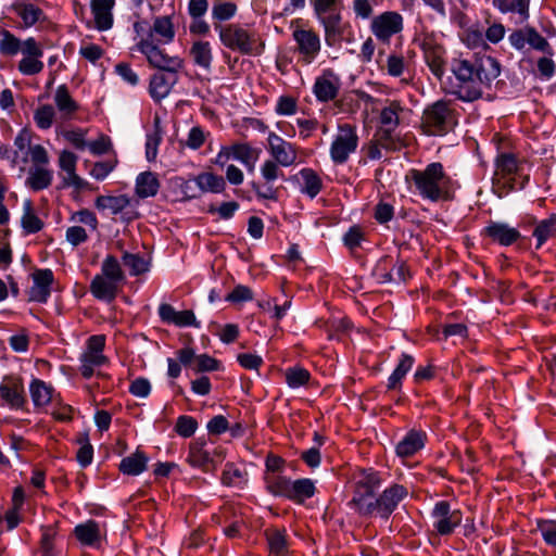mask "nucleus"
<instances>
[{
	"label": "nucleus",
	"mask_w": 556,
	"mask_h": 556,
	"mask_svg": "<svg viewBox=\"0 0 556 556\" xmlns=\"http://www.w3.org/2000/svg\"><path fill=\"white\" fill-rule=\"evenodd\" d=\"M452 72L460 81L455 94L462 101L471 102L482 96L481 86H490L500 75L501 70L500 63L494 58L475 54L470 59L454 60Z\"/></svg>",
	"instance_id": "f257e3e1"
},
{
	"label": "nucleus",
	"mask_w": 556,
	"mask_h": 556,
	"mask_svg": "<svg viewBox=\"0 0 556 556\" xmlns=\"http://www.w3.org/2000/svg\"><path fill=\"white\" fill-rule=\"evenodd\" d=\"M141 53L146 55L151 66L160 70L151 76L149 93L155 102H161L178 83V71L182 68V60L178 56H169L164 50H156L149 43H143Z\"/></svg>",
	"instance_id": "f03ea898"
},
{
	"label": "nucleus",
	"mask_w": 556,
	"mask_h": 556,
	"mask_svg": "<svg viewBox=\"0 0 556 556\" xmlns=\"http://www.w3.org/2000/svg\"><path fill=\"white\" fill-rule=\"evenodd\" d=\"M410 177L421 198L432 202L451 199L453 180L441 163H430L424 170L412 169Z\"/></svg>",
	"instance_id": "7ed1b4c3"
},
{
	"label": "nucleus",
	"mask_w": 556,
	"mask_h": 556,
	"mask_svg": "<svg viewBox=\"0 0 556 556\" xmlns=\"http://www.w3.org/2000/svg\"><path fill=\"white\" fill-rule=\"evenodd\" d=\"M125 279L118 260L114 255H108L102 262L101 274L96 275L91 280L90 292L98 300L112 302Z\"/></svg>",
	"instance_id": "20e7f679"
},
{
	"label": "nucleus",
	"mask_w": 556,
	"mask_h": 556,
	"mask_svg": "<svg viewBox=\"0 0 556 556\" xmlns=\"http://www.w3.org/2000/svg\"><path fill=\"white\" fill-rule=\"evenodd\" d=\"M381 485V477L372 468L362 469L355 477L353 497L349 505L363 517H370L375 493Z\"/></svg>",
	"instance_id": "39448f33"
},
{
	"label": "nucleus",
	"mask_w": 556,
	"mask_h": 556,
	"mask_svg": "<svg viewBox=\"0 0 556 556\" xmlns=\"http://www.w3.org/2000/svg\"><path fill=\"white\" fill-rule=\"evenodd\" d=\"M213 25L222 45L231 51H237L243 55L261 53V49L256 46L257 40L255 35L248 31L239 24L224 25L214 23Z\"/></svg>",
	"instance_id": "423d86ee"
},
{
	"label": "nucleus",
	"mask_w": 556,
	"mask_h": 556,
	"mask_svg": "<svg viewBox=\"0 0 556 556\" xmlns=\"http://www.w3.org/2000/svg\"><path fill=\"white\" fill-rule=\"evenodd\" d=\"M454 124V113L443 100L432 103L424 111L421 125L427 135H444Z\"/></svg>",
	"instance_id": "0eeeda50"
},
{
	"label": "nucleus",
	"mask_w": 556,
	"mask_h": 556,
	"mask_svg": "<svg viewBox=\"0 0 556 556\" xmlns=\"http://www.w3.org/2000/svg\"><path fill=\"white\" fill-rule=\"evenodd\" d=\"M225 458L223 448H208L204 440L198 439L189 446L187 462L202 469L204 472H213Z\"/></svg>",
	"instance_id": "6e6552de"
},
{
	"label": "nucleus",
	"mask_w": 556,
	"mask_h": 556,
	"mask_svg": "<svg viewBox=\"0 0 556 556\" xmlns=\"http://www.w3.org/2000/svg\"><path fill=\"white\" fill-rule=\"evenodd\" d=\"M358 146L356 127L351 124H340L338 134L330 146V157L334 164H344Z\"/></svg>",
	"instance_id": "1a4fd4ad"
},
{
	"label": "nucleus",
	"mask_w": 556,
	"mask_h": 556,
	"mask_svg": "<svg viewBox=\"0 0 556 556\" xmlns=\"http://www.w3.org/2000/svg\"><path fill=\"white\" fill-rule=\"evenodd\" d=\"M408 495L406 486L393 483L387 488L378 497L372 502L370 516L377 515L380 518L388 520L393 511L397 508L399 504Z\"/></svg>",
	"instance_id": "9d476101"
},
{
	"label": "nucleus",
	"mask_w": 556,
	"mask_h": 556,
	"mask_svg": "<svg viewBox=\"0 0 556 556\" xmlns=\"http://www.w3.org/2000/svg\"><path fill=\"white\" fill-rule=\"evenodd\" d=\"M292 38L296 43L295 51L303 64H311L321 50L319 35L311 28L295 27Z\"/></svg>",
	"instance_id": "9b49d317"
},
{
	"label": "nucleus",
	"mask_w": 556,
	"mask_h": 556,
	"mask_svg": "<svg viewBox=\"0 0 556 556\" xmlns=\"http://www.w3.org/2000/svg\"><path fill=\"white\" fill-rule=\"evenodd\" d=\"M314 12L318 22L324 27L326 43L329 47L336 46L341 40L344 33V23L342 21L341 11L336 4Z\"/></svg>",
	"instance_id": "f8f14e48"
},
{
	"label": "nucleus",
	"mask_w": 556,
	"mask_h": 556,
	"mask_svg": "<svg viewBox=\"0 0 556 556\" xmlns=\"http://www.w3.org/2000/svg\"><path fill=\"white\" fill-rule=\"evenodd\" d=\"M175 38V29L169 16H157L154 18L153 26L147 31V37L140 39L137 45L141 52L143 43H149L156 50H162L160 43H169Z\"/></svg>",
	"instance_id": "ddd939ff"
},
{
	"label": "nucleus",
	"mask_w": 556,
	"mask_h": 556,
	"mask_svg": "<svg viewBox=\"0 0 556 556\" xmlns=\"http://www.w3.org/2000/svg\"><path fill=\"white\" fill-rule=\"evenodd\" d=\"M432 517L433 527L441 535L451 534L462 522V513L458 509L451 510V505L446 501H440L434 505Z\"/></svg>",
	"instance_id": "4468645a"
},
{
	"label": "nucleus",
	"mask_w": 556,
	"mask_h": 556,
	"mask_svg": "<svg viewBox=\"0 0 556 556\" xmlns=\"http://www.w3.org/2000/svg\"><path fill=\"white\" fill-rule=\"evenodd\" d=\"M403 29V17L394 11L384 12L371 21V31L380 40L387 41Z\"/></svg>",
	"instance_id": "2eb2a0df"
},
{
	"label": "nucleus",
	"mask_w": 556,
	"mask_h": 556,
	"mask_svg": "<svg viewBox=\"0 0 556 556\" xmlns=\"http://www.w3.org/2000/svg\"><path fill=\"white\" fill-rule=\"evenodd\" d=\"M341 88V79L331 68L323 71L315 79L313 92L319 102H329L337 98Z\"/></svg>",
	"instance_id": "dca6fc26"
},
{
	"label": "nucleus",
	"mask_w": 556,
	"mask_h": 556,
	"mask_svg": "<svg viewBox=\"0 0 556 556\" xmlns=\"http://www.w3.org/2000/svg\"><path fill=\"white\" fill-rule=\"evenodd\" d=\"M267 141L268 152L273 161L277 162L282 167H289L295 163L296 151L292 143L286 141L275 132H269Z\"/></svg>",
	"instance_id": "f3484780"
},
{
	"label": "nucleus",
	"mask_w": 556,
	"mask_h": 556,
	"mask_svg": "<svg viewBox=\"0 0 556 556\" xmlns=\"http://www.w3.org/2000/svg\"><path fill=\"white\" fill-rule=\"evenodd\" d=\"M0 399L3 405L12 409H21L26 403L24 386L21 380L12 377H4L0 383Z\"/></svg>",
	"instance_id": "a211bd4d"
},
{
	"label": "nucleus",
	"mask_w": 556,
	"mask_h": 556,
	"mask_svg": "<svg viewBox=\"0 0 556 556\" xmlns=\"http://www.w3.org/2000/svg\"><path fill=\"white\" fill-rule=\"evenodd\" d=\"M33 286L29 289V301L46 303L51 294L54 277L51 269H36L33 273Z\"/></svg>",
	"instance_id": "6ab92c4d"
},
{
	"label": "nucleus",
	"mask_w": 556,
	"mask_h": 556,
	"mask_svg": "<svg viewBox=\"0 0 556 556\" xmlns=\"http://www.w3.org/2000/svg\"><path fill=\"white\" fill-rule=\"evenodd\" d=\"M427 433L410 429L396 444L395 453L401 458L412 457L425 447Z\"/></svg>",
	"instance_id": "aec40b11"
},
{
	"label": "nucleus",
	"mask_w": 556,
	"mask_h": 556,
	"mask_svg": "<svg viewBox=\"0 0 556 556\" xmlns=\"http://www.w3.org/2000/svg\"><path fill=\"white\" fill-rule=\"evenodd\" d=\"M483 233L492 241L504 247L511 245L521 237L518 229L501 222H490L483 229Z\"/></svg>",
	"instance_id": "412c9836"
},
{
	"label": "nucleus",
	"mask_w": 556,
	"mask_h": 556,
	"mask_svg": "<svg viewBox=\"0 0 556 556\" xmlns=\"http://www.w3.org/2000/svg\"><path fill=\"white\" fill-rule=\"evenodd\" d=\"M115 0H91L90 8L94 17L96 28L100 31L108 30L113 26L112 10Z\"/></svg>",
	"instance_id": "4be33fe9"
},
{
	"label": "nucleus",
	"mask_w": 556,
	"mask_h": 556,
	"mask_svg": "<svg viewBox=\"0 0 556 556\" xmlns=\"http://www.w3.org/2000/svg\"><path fill=\"white\" fill-rule=\"evenodd\" d=\"M316 491L313 480L308 478L298 479L290 482L289 491L287 494L288 500L302 504L306 500L314 496Z\"/></svg>",
	"instance_id": "5701e85b"
},
{
	"label": "nucleus",
	"mask_w": 556,
	"mask_h": 556,
	"mask_svg": "<svg viewBox=\"0 0 556 556\" xmlns=\"http://www.w3.org/2000/svg\"><path fill=\"white\" fill-rule=\"evenodd\" d=\"M53 172L42 166H31L28 170L25 185L33 191H41L51 186Z\"/></svg>",
	"instance_id": "b1692460"
},
{
	"label": "nucleus",
	"mask_w": 556,
	"mask_h": 556,
	"mask_svg": "<svg viewBox=\"0 0 556 556\" xmlns=\"http://www.w3.org/2000/svg\"><path fill=\"white\" fill-rule=\"evenodd\" d=\"M74 533L76 539L87 546H96L101 540L100 526L94 520H88L75 527Z\"/></svg>",
	"instance_id": "393cba45"
},
{
	"label": "nucleus",
	"mask_w": 556,
	"mask_h": 556,
	"mask_svg": "<svg viewBox=\"0 0 556 556\" xmlns=\"http://www.w3.org/2000/svg\"><path fill=\"white\" fill-rule=\"evenodd\" d=\"M492 4L501 13H514L519 16L520 22L528 21L530 0H492Z\"/></svg>",
	"instance_id": "a878e982"
},
{
	"label": "nucleus",
	"mask_w": 556,
	"mask_h": 556,
	"mask_svg": "<svg viewBox=\"0 0 556 556\" xmlns=\"http://www.w3.org/2000/svg\"><path fill=\"white\" fill-rule=\"evenodd\" d=\"M190 56L192 58L193 63L204 68L205 71H210L213 61V52L212 47L208 41L198 40L194 41L190 48Z\"/></svg>",
	"instance_id": "bb28decb"
},
{
	"label": "nucleus",
	"mask_w": 556,
	"mask_h": 556,
	"mask_svg": "<svg viewBox=\"0 0 556 556\" xmlns=\"http://www.w3.org/2000/svg\"><path fill=\"white\" fill-rule=\"evenodd\" d=\"M162 139L163 129L161 125V117L159 115H154L153 130L148 132L146 136V157L149 162L155 161Z\"/></svg>",
	"instance_id": "cd10ccee"
},
{
	"label": "nucleus",
	"mask_w": 556,
	"mask_h": 556,
	"mask_svg": "<svg viewBox=\"0 0 556 556\" xmlns=\"http://www.w3.org/2000/svg\"><path fill=\"white\" fill-rule=\"evenodd\" d=\"M148 456L140 451L124 457L119 464V470L124 475L138 476L147 469Z\"/></svg>",
	"instance_id": "c85d7f7f"
},
{
	"label": "nucleus",
	"mask_w": 556,
	"mask_h": 556,
	"mask_svg": "<svg viewBox=\"0 0 556 556\" xmlns=\"http://www.w3.org/2000/svg\"><path fill=\"white\" fill-rule=\"evenodd\" d=\"M96 207L100 211H110L111 214L116 215L122 213L129 204L130 200L127 195H99L96 199Z\"/></svg>",
	"instance_id": "c756f323"
},
{
	"label": "nucleus",
	"mask_w": 556,
	"mask_h": 556,
	"mask_svg": "<svg viewBox=\"0 0 556 556\" xmlns=\"http://www.w3.org/2000/svg\"><path fill=\"white\" fill-rule=\"evenodd\" d=\"M160 189V181L152 172H144L136 179V193L140 198L154 197Z\"/></svg>",
	"instance_id": "7c9ffc66"
},
{
	"label": "nucleus",
	"mask_w": 556,
	"mask_h": 556,
	"mask_svg": "<svg viewBox=\"0 0 556 556\" xmlns=\"http://www.w3.org/2000/svg\"><path fill=\"white\" fill-rule=\"evenodd\" d=\"M13 10L21 17L24 26L27 28L45 18L43 11L33 3H16L13 5Z\"/></svg>",
	"instance_id": "2f4dec72"
},
{
	"label": "nucleus",
	"mask_w": 556,
	"mask_h": 556,
	"mask_svg": "<svg viewBox=\"0 0 556 556\" xmlns=\"http://www.w3.org/2000/svg\"><path fill=\"white\" fill-rule=\"evenodd\" d=\"M54 102L59 112L65 119L70 118L78 110V104L73 100L65 85H61L56 88Z\"/></svg>",
	"instance_id": "473e14b6"
},
{
	"label": "nucleus",
	"mask_w": 556,
	"mask_h": 556,
	"mask_svg": "<svg viewBox=\"0 0 556 556\" xmlns=\"http://www.w3.org/2000/svg\"><path fill=\"white\" fill-rule=\"evenodd\" d=\"M194 185L202 192L220 193L226 188V181L222 176L213 173H202L194 179Z\"/></svg>",
	"instance_id": "72a5a7b5"
},
{
	"label": "nucleus",
	"mask_w": 556,
	"mask_h": 556,
	"mask_svg": "<svg viewBox=\"0 0 556 556\" xmlns=\"http://www.w3.org/2000/svg\"><path fill=\"white\" fill-rule=\"evenodd\" d=\"M302 178L301 192L314 199L323 188V181L312 168H302L299 173Z\"/></svg>",
	"instance_id": "f704fd0d"
},
{
	"label": "nucleus",
	"mask_w": 556,
	"mask_h": 556,
	"mask_svg": "<svg viewBox=\"0 0 556 556\" xmlns=\"http://www.w3.org/2000/svg\"><path fill=\"white\" fill-rule=\"evenodd\" d=\"M21 224L27 233H36L43 228V222L34 212L33 202L30 200L23 202Z\"/></svg>",
	"instance_id": "c9c22d12"
},
{
	"label": "nucleus",
	"mask_w": 556,
	"mask_h": 556,
	"mask_svg": "<svg viewBox=\"0 0 556 556\" xmlns=\"http://www.w3.org/2000/svg\"><path fill=\"white\" fill-rule=\"evenodd\" d=\"M556 236V214L538 223L533 230L536 239V249H540L549 238Z\"/></svg>",
	"instance_id": "e433bc0d"
},
{
	"label": "nucleus",
	"mask_w": 556,
	"mask_h": 556,
	"mask_svg": "<svg viewBox=\"0 0 556 556\" xmlns=\"http://www.w3.org/2000/svg\"><path fill=\"white\" fill-rule=\"evenodd\" d=\"M29 393L35 406H45L52 399V388L40 379L30 382Z\"/></svg>",
	"instance_id": "4c0bfd02"
},
{
	"label": "nucleus",
	"mask_w": 556,
	"mask_h": 556,
	"mask_svg": "<svg viewBox=\"0 0 556 556\" xmlns=\"http://www.w3.org/2000/svg\"><path fill=\"white\" fill-rule=\"evenodd\" d=\"M267 543L274 556H288V536L286 530L275 529L267 533Z\"/></svg>",
	"instance_id": "58836bf2"
},
{
	"label": "nucleus",
	"mask_w": 556,
	"mask_h": 556,
	"mask_svg": "<svg viewBox=\"0 0 556 556\" xmlns=\"http://www.w3.org/2000/svg\"><path fill=\"white\" fill-rule=\"evenodd\" d=\"M267 491L275 496L287 497L291 480L280 473H265Z\"/></svg>",
	"instance_id": "ea45409f"
},
{
	"label": "nucleus",
	"mask_w": 556,
	"mask_h": 556,
	"mask_svg": "<svg viewBox=\"0 0 556 556\" xmlns=\"http://www.w3.org/2000/svg\"><path fill=\"white\" fill-rule=\"evenodd\" d=\"M247 472L233 463H227L222 473V482L226 486L242 488L247 481Z\"/></svg>",
	"instance_id": "a19ab883"
},
{
	"label": "nucleus",
	"mask_w": 556,
	"mask_h": 556,
	"mask_svg": "<svg viewBox=\"0 0 556 556\" xmlns=\"http://www.w3.org/2000/svg\"><path fill=\"white\" fill-rule=\"evenodd\" d=\"M80 374L85 379L92 377L94 367H100L106 363V357L103 354H96L85 351L80 357Z\"/></svg>",
	"instance_id": "79ce46f5"
},
{
	"label": "nucleus",
	"mask_w": 556,
	"mask_h": 556,
	"mask_svg": "<svg viewBox=\"0 0 556 556\" xmlns=\"http://www.w3.org/2000/svg\"><path fill=\"white\" fill-rule=\"evenodd\" d=\"M391 267H395V262L390 255L382 256L372 269V276L379 283L392 282L393 273Z\"/></svg>",
	"instance_id": "37998d69"
},
{
	"label": "nucleus",
	"mask_w": 556,
	"mask_h": 556,
	"mask_svg": "<svg viewBox=\"0 0 556 556\" xmlns=\"http://www.w3.org/2000/svg\"><path fill=\"white\" fill-rule=\"evenodd\" d=\"M122 261L129 268L131 276H139L149 270V263L138 253L124 252Z\"/></svg>",
	"instance_id": "c03bdc74"
},
{
	"label": "nucleus",
	"mask_w": 556,
	"mask_h": 556,
	"mask_svg": "<svg viewBox=\"0 0 556 556\" xmlns=\"http://www.w3.org/2000/svg\"><path fill=\"white\" fill-rule=\"evenodd\" d=\"M261 152L260 149L253 148L249 143H235L230 146L232 159L239 161L241 164L252 159H260Z\"/></svg>",
	"instance_id": "a18cd8bd"
},
{
	"label": "nucleus",
	"mask_w": 556,
	"mask_h": 556,
	"mask_svg": "<svg viewBox=\"0 0 556 556\" xmlns=\"http://www.w3.org/2000/svg\"><path fill=\"white\" fill-rule=\"evenodd\" d=\"M237 13V5L233 2H216L212 8L214 23L222 24L231 20Z\"/></svg>",
	"instance_id": "49530a36"
},
{
	"label": "nucleus",
	"mask_w": 556,
	"mask_h": 556,
	"mask_svg": "<svg viewBox=\"0 0 556 556\" xmlns=\"http://www.w3.org/2000/svg\"><path fill=\"white\" fill-rule=\"evenodd\" d=\"M285 376L288 386L292 389L305 386L311 378L309 371L302 367L287 368Z\"/></svg>",
	"instance_id": "de8ad7c7"
},
{
	"label": "nucleus",
	"mask_w": 556,
	"mask_h": 556,
	"mask_svg": "<svg viewBox=\"0 0 556 556\" xmlns=\"http://www.w3.org/2000/svg\"><path fill=\"white\" fill-rule=\"evenodd\" d=\"M0 52L3 55H15L21 50V40L7 29L0 34Z\"/></svg>",
	"instance_id": "09e8293b"
},
{
	"label": "nucleus",
	"mask_w": 556,
	"mask_h": 556,
	"mask_svg": "<svg viewBox=\"0 0 556 556\" xmlns=\"http://www.w3.org/2000/svg\"><path fill=\"white\" fill-rule=\"evenodd\" d=\"M55 110L50 104L39 106L34 113V119L38 128L49 129L54 121Z\"/></svg>",
	"instance_id": "8fccbe9b"
},
{
	"label": "nucleus",
	"mask_w": 556,
	"mask_h": 556,
	"mask_svg": "<svg viewBox=\"0 0 556 556\" xmlns=\"http://www.w3.org/2000/svg\"><path fill=\"white\" fill-rule=\"evenodd\" d=\"M402 108L399 102L392 101L390 104L382 109L380 113V122L384 127L396 128L399 126V113Z\"/></svg>",
	"instance_id": "3c124183"
},
{
	"label": "nucleus",
	"mask_w": 556,
	"mask_h": 556,
	"mask_svg": "<svg viewBox=\"0 0 556 556\" xmlns=\"http://www.w3.org/2000/svg\"><path fill=\"white\" fill-rule=\"evenodd\" d=\"M527 43L534 50L543 52L549 56L553 55V49L548 41L533 27H528Z\"/></svg>",
	"instance_id": "603ef678"
},
{
	"label": "nucleus",
	"mask_w": 556,
	"mask_h": 556,
	"mask_svg": "<svg viewBox=\"0 0 556 556\" xmlns=\"http://www.w3.org/2000/svg\"><path fill=\"white\" fill-rule=\"evenodd\" d=\"M198 429V421L192 416L181 415L177 418L175 431L182 438H190Z\"/></svg>",
	"instance_id": "864d4df0"
},
{
	"label": "nucleus",
	"mask_w": 556,
	"mask_h": 556,
	"mask_svg": "<svg viewBox=\"0 0 556 556\" xmlns=\"http://www.w3.org/2000/svg\"><path fill=\"white\" fill-rule=\"evenodd\" d=\"M536 528L544 542L549 546L556 547V520H539Z\"/></svg>",
	"instance_id": "5fc2aeb1"
},
{
	"label": "nucleus",
	"mask_w": 556,
	"mask_h": 556,
	"mask_svg": "<svg viewBox=\"0 0 556 556\" xmlns=\"http://www.w3.org/2000/svg\"><path fill=\"white\" fill-rule=\"evenodd\" d=\"M497 173L502 176H509L518 170V163L513 154H501L496 160Z\"/></svg>",
	"instance_id": "6e6d98bb"
},
{
	"label": "nucleus",
	"mask_w": 556,
	"mask_h": 556,
	"mask_svg": "<svg viewBox=\"0 0 556 556\" xmlns=\"http://www.w3.org/2000/svg\"><path fill=\"white\" fill-rule=\"evenodd\" d=\"M41 56L23 58L18 62V71L26 76L39 74L43 70V63L39 60Z\"/></svg>",
	"instance_id": "4d7b16f0"
},
{
	"label": "nucleus",
	"mask_w": 556,
	"mask_h": 556,
	"mask_svg": "<svg viewBox=\"0 0 556 556\" xmlns=\"http://www.w3.org/2000/svg\"><path fill=\"white\" fill-rule=\"evenodd\" d=\"M395 128L383 127L377 131V142L387 150L395 151L400 148L399 140L394 137L393 131Z\"/></svg>",
	"instance_id": "13d9d810"
},
{
	"label": "nucleus",
	"mask_w": 556,
	"mask_h": 556,
	"mask_svg": "<svg viewBox=\"0 0 556 556\" xmlns=\"http://www.w3.org/2000/svg\"><path fill=\"white\" fill-rule=\"evenodd\" d=\"M250 185L257 199L274 201L278 199V189L273 187V182L265 181L264 184H258L253 180Z\"/></svg>",
	"instance_id": "bf43d9fd"
},
{
	"label": "nucleus",
	"mask_w": 556,
	"mask_h": 556,
	"mask_svg": "<svg viewBox=\"0 0 556 556\" xmlns=\"http://www.w3.org/2000/svg\"><path fill=\"white\" fill-rule=\"evenodd\" d=\"M80 443V447L77 451V462L81 467H87L91 464L92 457H93V447L90 444L88 437L84 435L81 439L78 440Z\"/></svg>",
	"instance_id": "052dcab7"
},
{
	"label": "nucleus",
	"mask_w": 556,
	"mask_h": 556,
	"mask_svg": "<svg viewBox=\"0 0 556 556\" xmlns=\"http://www.w3.org/2000/svg\"><path fill=\"white\" fill-rule=\"evenodd\" d=\"M219 368V362L207 354L197 355L192 369L195 372L215 371Z\"/></svg>",
	"instance_id": "680f3d73"
},
{
	"label": "nucleus",
	"mask_w": 556,
	"mask_h": 556,
	"mask_svg": "<svg viewBox=\"0 0 556 556\" xmlns=\"http://www.w3.org/2000/svg\"><path fill=\"white\" fill-rule=\"evenodd\" d=\"M281 166L277 162L273 160H266L261 166V175L265 181L273 182L279 177H283L282 170L279 168Z\"/></svg>",
	"instance_id": "e2e57ef3"
},
{
	"label": "nucleus",
	"mask_w": 556,
	"mask_h": 556,
	"mask_svg": "<svg viewBox=\"0 0 556 556\" xmlns=\"http://www.w3.org/2000/svg\"><path fill=\"white\" fill-rule=\"evenodd\" d=\"M225 300L231 303L248 302L253 300V292L249 287L238 285L230 293L226 295Z\"/></svg>",
	"instance_id": "0e129e2a"
},
{
	"label": "nucleus",
	"mask_w": 556,
	"mask_h": 556,
	"mask_svg": "<svg viewBox=\"0 0 556 556\" xmlns=\"http://www.w3.org/2000/svg\"><path fill=\"white\" fill-rule=\"evenodd\" d=\"M28 153L30 155L34 166L45 167L50 162L48 151L41 144H35L33 147H29Z\"/></svg>",
	"instance_id": "69168bd1"
},
{
	"label": "nucleus",
	"mask_w": 556,
	"mask_h": 556,
	"mask_svg": "<svg viewBox=\"0 0 556 556\" xmlns=\"http://www.w3.org/2000/svg\"><path fill=\"white\" fill-rule=\"evenodd\" d=\"M538 71L544 80H548L555 75L556 65L549 55L538 60Z\"/></svg>",
	"instance_id": "338daca9"
},
{
	"label": "nucleus",
	"mask_w": 556,
	"mask_h": 556,
	"mask_svg": "<svg viewBox=\"0 0 556 556\" xmlns=\"http://www.w3.org/2000/svg\"><path fill=\"white\" fill-rule=\"evenodd\" d=\"M363 232L358 226H352L343 236L344 244L350 249L354 250L361 245L363 240Z\"/></svg>",
	"instance_id": "774afa93"
}]
</instances>
